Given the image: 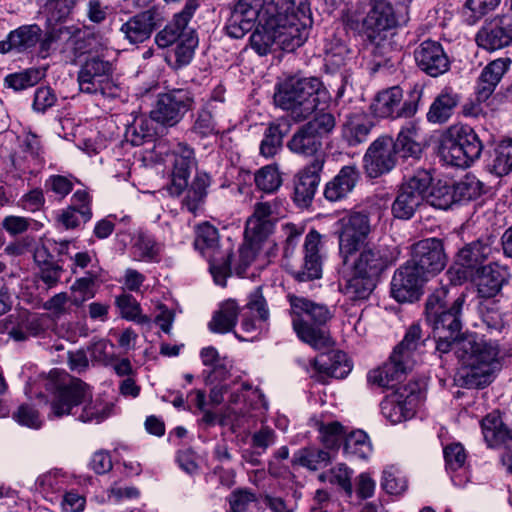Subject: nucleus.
<instances>
[{"label": "nucleus", "mask_w": 512, "mask_h": 512, "mask_svg": "<svg viewBox=\"0 0 512 512\" xmlns=\"http://www.w3.org/2000/svg\"><path fill=\"white\" fill-rule=\"evenodd\" d=\"M501 0H466L463 16L468 25L476 24L490 11L494 10Z\"/></svg>", "instance_id": "13d9d810"}, {"label": "nucleus", "mask_w": 512, "mask_h": 512, "mask_svg": "<svg viewBox=\"0 0 512 512\" xmlns=\"http://www.w3.org/2000/svg\"><path fill=\"white\" fill-rule=\"evenodd\" d=\"M455 353L462 364L470 369L467 374L479 378L478 385H486L498 365L499 346L496 342L486 341L475 334L463 336L457 343Z\"/></svg>", "instance_id": "0eeeda50"}, {"label": "nucleus", "mask_w": 512, "mask_h": 512, "mask_svg": "<svg viewBox=\"0 0 512 512\" xmlns=\"http://www.w3.org/2000/svg\"><path fill=\"white\" fill-rule=\"evenodd\" d=\"M382 415L392 424L412 419L416 413V395L413 390L406 394L395 392L380 404Z\"/></svg>", "instance_id": "a878e982"}, {"label": "nucleus", "mask_w": 512, "mask_h": 512, "mask_svg": "<svg viewBox=\"0 0 512 512\" xmlns=\"http://www.w3.org/2000/svg\"><path fill=\"white\" fill-rule=\"evenodd\" d=\"M336 118L330 112L317 113L312 119L300 125L286 143L287 149L303 158H322L326 162L323 150L324 139L334 131Z\"/></svg>", "instance_id": "6e6552de"}, {"label": "nucleus", "mask_w": 512, "mask_h": 512, "mask_svg": "<svg viewBox=\"0 0 512 512\" xmlns=\"http://www.w3.org/2000/svg\"><path fill=\"white\" fill-rule=\"evenodd\" d=\"M398 3L399 0H370L371 8L362 24L395 27L397 18L394 6Z\"/></svg>", "instance_id": "a19ab883"}, {"label": "nucleus", "mask_w": 512, "mask_h": 512, "mask_svg": "<svg viewBox=\"0 0 512 512\" xmlns=\"http://www.w3.org/2000/svg\"><path fill=\"white\" fill-rule=\"evenodd\" d=\"M219 235L218 230L209 223H203L196 229L194 246L203 255L209 257V270L214 282L222 287L226 286V279L231 275V256L227 251L221 257L217 256Z\"/></svg>", "instance_id": "9b49d317"}, {"label": "nucleus", "mask_w": 512, "mask_h": 512, "mask_svg": "<svg viewBox=\"0 0 512 512\" xmlns=\"http://www.w3.org/2000/svg\"><path fill=\"white\" fill-rule=\"evenodd\" d=\"M41 35L42 30L37 24L21 26L11 31L6 40L0 41V53L25 52L39 42Z\"/></svg>", "instance_id": "72a5a7b5"}, {"label": "nucleus", "mask_w": 512, "mask_h": 512, "mask_svg": "<svg viewBox=\"0 0 512 512\" xmlns=\"http://www.w3.org/2000/svg\"><path fill=\"white\" fill-rule=\"evenodd\" d=\"M68 34L69 27L66 26L52 27L51 29H49L45 33L44 37L42 39L40 38L38 42V55L43 59L47 58L50 55L53 44L62 40L66 43V35Z\"/></svg>", "instance_id": "69168bd1"}, {"label": "nucleus", "mask_w": 512, "mask_h": 512, "mask_svg": "<svg viewBox=\"0 0 512 512\" xmlns=\"http://www.w3.org/2000/svg\"><path fill=\"white\" fill-rule=\"evenodd\" d=\"M210 185V175L205 171H197L190 186L185 189L186 194L181 202L182 208L196 215L203 208Z\"/></svg>", "instance_id": "c9c22d12"}, {"label": "nucleus", "mask_w": 512, "mask_h": 512, "mask_svg": "<svg viewBox=\"0 0 512 512\" xmlns=\"http://www.w3.org/2000/svg\"><path fill=\"white\" fill-rule=\"evenodd\" d=\"M445 267L442 242L437 238L418 241V280H428Z\"/></svg>", "instance_id": "b1692460"}, {"label": "nucleus", "mask_w": 512, "mask_h": 512, "mask_svg": "<svg viewBox=\"0 0 512 512\" xmlns=\"http://www.w3.org/2000/svg\"><path fill=\"white\" fill-rule=\"evenodd\" d=\"M153 121L151 117H136L133 122L126 127L124 135L126 142L133 146H141L147 142L153 141L156 134Z\"/></svg>", "instance_id": "de8ad7c7"}, {"label": "nucleus", "mask_w": 512, "mask_h": 512, "mask_svg": "<svg viewBox=\"0 0 512 512\" xmlns=\"http://www.w3.org/2000/svg\"><path fill=\"white\" fill-rule=\"evenodd\" d=\"M482 151V141L467 125H452L439 137V158L446 166L468 168L480 158Z\"/></svg>", "instance_id": "39448f33"}, {"label": "nucleus", "mask_w": 512, "mask_h": 512, "mask_svg": "<svg viewBox=\"0 0 512 512\" xmlns=\"http://www.w3.org/2000/svg\"><path fill=\"white\" fill-rule=\"evenodd\" d=\"M12 418L20 425L31 429H40L43 421L39 412L28 404H22L12 414Z\"/></svg>", "instance_id": "338daca9"}, {"label": "nucleus", "mask_w": 512, "mask_h": 512, "mask_svg": "<svg viewBox=\"0 0 512 512\" xmlns=\"http://www.w3.org/2000/svg\"><path fill=\"white\" fill-rule=\"evenodd\" d=\"M397 259L395 248L387 245H367L359 252L352 268L359 274L378 280V277Z\"/></svg>", "instance_id": "dca6fc26"}, {"label": "nucleus", "mask_w": 512, "mask_h": 512, "mask_svg": "<svg viewBox=\"0 0 512 512\" xmlns=\"http://www.w3.org/2000/svg\"><path fill=\"white\" fill-rule=\"evenodd\" d=\"M416 324H411L404 338L392 350L388 360L371 370L368 382L383 388H393L404 381L416 364Z\"/></svg>", "instance_id": "423d86ee"}, {"label": "nucleus", "mask_w": 512, "mask_h": 512, "mask_svg": "<svg viewBox=\"0 0 512 512\" xmlns=\"http://www.w3.org/2000/svg\"><path fill=\"white\" fill-rule=\"evenodd\" d=\"M418 197L439 209H448L455 204L453 184L446 180L434 179L427 170H418Z\"/></svg>", "instance_id": "a211bd4d"}, {"label": "nucleus", "mask_w": 512, "mask_h": 512, "mask_svg": "<svg viewBox=\"0 0 512 512\" xmlns=\"http://www.w3.org/2000/svg\"><path fill=\"white\" fill-rule=\"evenodd\" d=\"M116 305L120 309L121 316L127 320L135 321L141 325H149L151 320L141 314L140 304L130 295L123 293L116 298Z\"/></svg>", "instance_id": "4d7b16f0"}, {"label": "nucleus", "mask_w": 512, "mask_h": 512, "mask_svg": "<svg viewBox=\"0 0 512 512\" xmlns=\"http://www.w3.org/2000/svg\"><path fill=\"white\" fill-rule=\"evenodd\" d=\"M376 282V279L353 270L342 291L351 301L365 300L376 287Z\"/></svg>", "instance_id": "09e8293b"}, {"label": "nucleus", "mask_w": 512, "mask_h": 512, "mask_svg": "<svg viewBox=\"0 0 512 512\" xmlns=\"http://www.w3.org/2000/svg\"><path fill=\"white\" fill-rule=\"evenodd\" d=\"M494 240L491 237L478 239L469 243L458 253L457 262L467 269H476L482 267L485 260L492 254V244Z\"/></svg>", "instance_id": "e433bc0d"}, {"label": "nucleus", "mask_w": 512, "mask_h": 512, "mask_svg": "<svg viewBox=\"0 0 512 512\" xmlns=\"http://www.w3.org/2000/svg\"><path fill=\"white\" fill-rule=\"evenodd\" d=\"M218 105L214 100H208L196 113L191 127L192 133L200 138H206L219 132L217 118L220 117Z\"/></svg>", "instance_id": "37998d69"}, {"label": "nucleus", "mask_w": 512, "mask_h": 512, "mask_svg": "<svg viewBox=\"0 0 512 512\" xmlns=\"http://www.w3.org/2000/svg\"><path fill=\"white\" fill-rule=\"evenodd\" d=\"M460 102V96L451 87H445L434 99L427 112V120L433 124L446 123Z\"/></svg>", "instance_id": "f704fd0d"}, {"label": "nucleus", "mask_w": 512, "mask_h": 512, "mask_svg": "<svg viewBox=\"0 0 512 512\" xmlns=\"http://www.w3.org/2000/svg\"><path fill=\"white\" fill-rule=\"evenodd\" d=\"M275 28L278 50L293 52L302 46L309 35L312 24L303 25L302 21L292 20L286 16H270V26Z\"/></svg>", "instance_id": "aec40b11"}, {"label": "nucleus", "mask_w": 512, "mask_h": 512, "mask_svg": "<svg viewBox=\"0 0 512 512\" xmlns=\"http://www.w3.org/2000/svg\"><path fill=\"white\" fill-rule=\"evenodd\" d=\"M418 67L431 77H439L450 69V60L442 45L426 40L421 44Z\"/></svg>", "instance_id": "c85d7f7f"}, {"label": "nucleus", "mask_w": 512, "mask_h": 512, "mask_svg": "<svg viewBox=\"0 0 512 512\" xmlns=\"http://www.w3.org/2000/svg\"><path fill=\"white\" fill-rule=\"evenodd\" d=\"M132 249L133 255L136 259L154 261L160 252L161 246L151 235L139 233Z\"/></svg>", "instance_id": "bf43d9fd"}, {"label": "nucleus", "mask_w": 512, "mask_h": 512, "mask_svg": "<svg viewBox=\"0 0 512 512\" xmlns=\"http://www.w3.org/2000/svg\"><path fill=\"white\" fill-rule=\"evenodd\" d=\"M290 130L291 123L287 117H280L270 122L265 128L260 142V155L265 158H272L278 154L282 149L284 137Z\"/></svg>", "instance_id": "473e14b6"}, {"label": "nucleus", "mask_w": 512, "mask_h": 512, "mask_svg": "<svg viewBox=\"0 0 512 512\" xmlns=\"http://www.w3.org/2000/svg\"><path fill=\"white\" fill-rule=\"evenodd\" d=\"M403 99V92L399 86H393L377 93L371 104L372 113L380 118L410 119L416 114V101H405L398 108Z\"/></svg>", "instance_id": "f3484780"}, {"label": "nucleus", "mask_w": 512, "mask_h": 512, "mask_svg": "<svg viewBox=\"0 0 512 512\" xmlns=\"http://www.w3.org/2000/svg\"><path fill=\"white\" fill-rule=\"evenodd\" d=\"M323 169L324 160L313 159L294 175L292 200L297 207L309 208L312 205Z\"/></svg>", "instance_id": "2eb2a0df"}, {"label": "nucleus", "mask_w": 512, "mask_h": 512, "mask_svg": "<svg viewBox=\"0 0 512 512\" xmlns=\"http://www.w3.org/2000/svg\"><path fill=\"white\" fill-rule=\"evenodd\" d=\"M272 7L273 15L302 21L303 25L313 23L309 0H276Z\"/></svg>", "instance_id": "49530a36"}, {"label": "nucleus", "mask_w": 512, "mask_h": 512, "mask_svg": "<svg viewBox=\"0 0 512 512\" xmlns=\"http://www.w3.org/2000/svg\"><path fill=\"white\" fill-rule=\"evenodd\" d=\"M320 440L326 450L336 454L341 444L344 443L347 435L345 428L338 421L327 424L322 423L319 427Z\"/></svg>", "instance_id": "6e6d98bb"}, {"label": "nucleus", "mask_w": 512, "mask_h": 512, "mask_svg": "<svg viewBox=\"0 0 512 512\" xmlns=\"http://www.w3.org/2000/svg\"><path fill=\"white\" fill-rule=\"evenodd\" d=\"M313 365L319 373V379L346 377L352 367L347 359V355L339 350H332L329 353L320 354L314 359Z\"/></svg>", "instance_id": "2f4dec72"}, {"label": "nucleus", "mask_w": 512, "mask_h": 512, "mask_svg": "<svg viewBox=\"0 0 512 512\" xmlns=\"http://www.w3.org/2000/svg\"><path fill=\"white\" fill-rule=\"evenodd\" d=\"M447 289L443 286L434 289L425 305V317L434 333L440 339H453L455 344L462 338V308L466 297L461 294L450 308L444 309Z\"/></svg>", "instance_id": "1a4fd4ad"}, {"label": "nucleus", "mask_w": 512, "mask_h": 512, "mask_svg": "<svg viewBox=\"0 0 512 512\" xmlns=\"http://www.w3.org/2000/svg\"><path fill=\"white\" fill-rule=\"evenodd\" d=\"M477 45L495 51L512 44V15L496 16L484 23L476 34Z\"/></svg>", "instance_id": "6ab92c4d"}, {"label": "nucleus", "mask_w": 512, "mask_h": 512, "mask_svg": "<svg viewBox=\"0 0 512 512\" xmlns=\"http://www.w3.org/2000/svg\"><path fill=\"white\" fill-rule=\"evenodd\" d=\"M330 93L317 77L291 76L278 83L274 103L286 111L292 121L308 120L322 105L330 101Z\"/></svg>", "instance_id": "f03ea898"}, {"label": "nucleus", "mask_w": 512, "mask_h": 512, "mask_svg": "<svg viewBox=\"0 0 512 512\" xmlns=\"http://www.w3.org/2000/svg\"><path fill=\"white\" fill-rule=\"evenodd\" d=\"M477 291L481 298H493L508 282L509 272L506 267L497 263L482 266L478 271Z\"/></svg>", "instance_id": "7c9ffc66"}, {"label": "nucleus", "mask_w": 512, "mask_h": 512, "mask_svg": "<svg viewBox=\"0 0 512 512\" xmlns=\"http://www.w3.org/2000/svg\"><path fill=\"white\" fill-rule=\"evenodd\" d=\"M42 75L38 69H27L23 72L9 74L5 77V83L15 91L27 89L37 84Z\"/></svg>", "instance_id": "e2e57ef3"}, {"label": "nucleus", "mask_w": 512, "mask_h": 512, "mask_svg": "<svg viewBox=\"0 0 512 512\" xmlns=\"http://www.w3.org/2000/svg\"><path fill=\"white\" fill-rule=\"evenodd\" d=\"M394 139L381 135L366 150L363 157L365 173L369 178H378L393 170L397 163Z\"/></svg>", "instance_id": "4468645a"}, {"label": "nucleus", "mask_w": 512, "mask_h": 512, "mask_svg": "<svg viewBox=\"0 0 512 512\" xmlns=\"http://www.w3.org/2000/svg\"><path fill=\"white\" fill-rule=\"evenodd\" d=\"M112 76V63L99 56H92L81 66L77 80L80 90L84 93L113 97L118 88L113 83Z\"/></svg>", "instance_id": "f8f14e48"}, {"label": "nucleus", "mask_w": 512, "mask_h": 512, "mask_svg": "<svg viewBox=\"0 0 512 512\" xmlns=\"http://www.w3.org/2000/svg\"><path fill=\"white\" fill-rule=\"evenodd\" d=\"M171 182L168 191L173 196L181 195L188 187L190 175L197 165L194 149L179 143L173 151Z\"/></svg>", "instance_id": "4be33fe9"}, {"label": "nucleus", "mask_w": 512, "mask_h": 512, "mask_svg": "<svg viewBox=\"0 0 512 512\" xmlns=\"http://www.w3.org/2000/svg\"><path fill=\"white\" fill-rule=\"evenodd\" d=\"M201 0H186L184 7L175 13L172 19L155 35V43L161 48L175 45V63L177 67L188 65L198 46V36L191 24Z\"/></svg>", "instance_id": "20e7f679"}, {"label": "nucleus", "mask_w": 512, "mask_h": 512, "mask_svg": "<svg viewBox=\"0 0 512 512\" xmlns=\"http://www.w3.org/2000/svg\"><path fill=\"white\" fill-rule=\"evenodd\" d=\"M393 28L362 24V33L366 38L367 48L373 56L374 70L388 65L391 61L392 53L396 48V43L393 40Z\"/></svg>", "instance_id": "412c9836"}, {"label": "nucleus", "mask_w": 512, "mask_h": 512, "mask_svg": "<svg viewBox=\"0 0 512 512\" xmlns=\"http://www.w3.org/2000/svg\"><path fill=\"white\" fill-rule=\"evenodd\" d=\"M334 457L325 448L308 446L294 453L292 462L310 471H317L330 465Z\"/></svg>", "instance_id": "58836bf2"}, {"label": "nucleus", "mask_w": 512, "mask_h": 512, "mask_svg": "<svg viewBox=\"0 0 512 512\" xmlns=\"http://www.w3.org/2000/svg\"><path fill=\"white\" fill-rule=\"evenodd\" d=\"M343 452L348 457L366 459L372 452L368 435L363 430H355L346 435Z\"/></svg>", "instance_id": "5fc2aeb1"}, {"label": "nucleus", "mask_w": 512, "mask_h": 512, "mask_svg": "<svg viewBox=\"0 0 512 512\" xmlns=\"http://www.w3.org/2000/svg\"><path fill=\"white\" fill-rule=\"evenodd\" d=\"M255 18L253 14L234 5L225 25L227 35L235 39L244 37L254 27Z\"/></svg>", "instance_id": "3c124183"}, {"label": "nucleus", "mask_w": 512, "mask_h": 512, "mask_svg": "<svg viewBox=\"0 0 512 512\" xmlns=\"http://www.w3.org/2000/svg\"><path fill=\"white\" fill-rule=\"evenodd\" d=\"M321 236L312 230L304 242L303 263L297 269L291 270V275L298 282H307L320 279L322 276V257L320 255Z\"/></svg>", "instance_id": "5701e85b"}, {"label": "nucleus", "mask_w": 512, "mask_h": 512, "mask_svg": "<svg viewBox=\"0 0 512 512\" xmlns=\"http://www.w3.org/2000/svg\"><path fill=\"white\" fill-rule=\"evenodd\" d=\"M512 58L504 56L490 61L481 71L475 94L479 101H487L504 75L510 70Z\"/></svg>", "instance_id": "393cba45"}, {"label": "nucleus", "mask_w": 512, "mask_h": 512, "mask_svg": "<svg viewBox=\"0 0 512 512\" xmlns=\"http://www.w3.org/2000/svg\"><path fill=\"white\" fill-rule=\"evenodd\" d=\"M274 222L271 220L259 221L254 219H247L245 226V238L251 246H258L265 241L273 232Z\"/></svg>", "instance_id": "052dcab7"}, {"label": "nucleus", "mask_w": 512, "mask_h": 512, "mask_svg": "<svg viewBox=\"0 0 512 512\" xmlns=\"http://www.w3.org/2000/svg\"><path fill=\"white\" fill-rule=\"evenodd\" d=\"M493 166L499 175H506L512 171V139L501 142Z\"/></svg>", "instance_id": "774afa93"}, {"label": "nucleus", "mask_w": 512, "mask_h": 512, "mask_svg": "<svg viewBox=\"0 0 512 512\" xmlns=\"http://www.w3.org/2000/svg\"><path fill=\"white\" fill-rule=\"evenodd\" d=\"M394 149L402 158L413 157L416 153V120L408 119L394 140Z\"/></svg>", "instance_id": "864d4df0"}, {"label": "nucleus", "mask_w": 512, "mask_h": 512, "mask_svg": "<svg viewBox=\"0 0 512 512\" xmlns=\"http://www.w3.org/2000/svg\"><path fill=\"white\" fill-rule=\"evenodd\" d=\"M250 45L260 56H264L278 50L275 28L273 25L270 26V17L264 25L256 28V30L251 34Z\"/></svg>", "instance_id": "603ef678"}, {"label": "nucleus", "mask_w": 512, "mask_h": 512, "mask_svg": "<svg viewBox=\"0 0 512 512\" xmlns=\"http://www.w3.org/2000/svg\"><path fill=\"white\" fill-rule=\"evenodd\" d=\"M194 105L193 94L186 89H172L158 95L150 111L154 122L165 127L177 125Z\"/></svg>", "instance_id": "ddd939ff"}, {"label": "nucleus", "mask_w": 512, "mask_h": 512, "mask_svg": "<svg viewBox=\"0 0 512 512\" xmlns=\"http://www.w3.org/2000/svg\"><path fill=\"white\" fill-rule=\"evenodd\" d=\"M416 176L410 177L409 181L403 183L399 193L392 204V214L401 220L411 219L416 209Z\"/></svg>", "instance_id": "ea45409f"}, {"label": "nucleus", "mask_w": 512, "mask_h": 512, "mask_svg": "<svg viewBox=\"0 0 512 512\" xmlns=\"http://www.w3.org/2000/svg\"><path fill=\"white\" fill-rule=\"evenodd\" d=\"M391 295L399 303H412L416 299V259L413 256L395 271Z\"/></svg>", "instance_id": "cd10ccee"}, {"label": "nucleus", "mask_w": 512, "mask_h": 512, "mask_svg": "<svg viewBox=\"0 0 512 512\" xmlns=\"http://www.w3.org/2000/svg\"><path fill=\"white\" fill-rule=\"evenodd\" d=\"M158 15L153 9L139 12L122 24L120 32L130 44L143 43L158 27Z\"/></svg>", "instance_id": "bb28decb"}, {"label": "nucleus", "mask_w": 512, "mask_h": 512, "mask_svg": "<svg viewBox=\"0 0 512 512\" xmlns=\"http://www.w3.org/2000/svg\"><path fill=\"white\" fill-rule=\"evenodd\" d=\"M329 482L338 485L347 497L353 495L352 476L353 470L343 463L337 464L329 470Z\"/></svg>", "instance_id": "0e129e2a"}, {"label": "nucleus", "mask_w": 512, "mask_h": 512, "mask_svg": "<svg viewBox=\"0 0 512 512\" xmlns=\"http://www.w3.org/2000/svg\"><path fill=\"white\" fill-rule=\"evenodd\" d=\"M482 433L489 446L512 440V429L505 425L498 411L486 415L481 421Z\"/></svg>", "instance_id": "79ce46f5"}, {"label": "nucleus", "mask_w": 512, "mask_h": 512, "mask_svg": "<svg viewBox=\"0 0 512 512\" xmlns=\"http://www.w3.org/2000/svg\"><path fill=\"white\" fill-rule=\"evenodd\" d=\"M255 183L262 191L272 193L282 184L281 174L276 167L265 166L255 174Z\"/></svg>", "instance_id": "680f3d73"}, {"label": "nucleus", "mask_w": 512, "mask_h": 512, "mask_svg": "<svg viewBox=\"0 0 512 512\" xmlns=\"http://www.w3.org/2000/svg\"><path fill=\"white\" fill-rule=\"evenodd\" d=\"M359 179L360 173L355 166H343L339 172L325 184L323 191L324 198L332 203L342 201L354 190Z\"/></svg>", "instance_id": "c756f323"}, {"label": "nucleus", "mask_w": 512, "mask_h": 512, "mask_svg": "<svg viewBox=\"0 0 512 512\" xmlns=\"http://www.w3.org/2000/svg\"><path fill=\"white\" fill-rule=\"evenodd\" d=\"M38 385L52 394L47 415L50 420L77 415L80 422L100 423L111 414L112 404L93 401L89 385L65 371H50L39 378Z\"/></svg>", "instance_id": "f257e3e1"}, {"label": "nucleus", "mask_w": 512, "mask_h": 512, "mask_svg": "<svg viewBox=\"0 0 512 512\" xmlns=\"http://www.w3.org/2000/svg\"><path fill=\"white\" fill-rule=\"evenodd\" d=\"M239 315V306L235 300L228 299L221 303L219 309L213 314L208 326L214 333H228L236 326Z\"/></svg>", "instance_id": "a18cd8bd"}, {"label": "nucleus", "mask_w": 512, "mask_h": 512, "mask_svg": "<svg viewBox=\"0 0 512 512\" xmlns=\"http://www.w3.org/2000/svg\"><path fill=\"white\" fill-rule=\"evenodd\" d=\"M484 183L474 174H466L460 181L453 183V198L456 203H467L478 199L484 193Z\"/></svg>", "instance_id": "8fccbe9b"}, {"label": "nucleus", "mask_w": 512, "mask_h": 512, "mask_svg": "<svg viewBox=\"0 0 512 512\" xmlns=\"http://www.w3.org/2000/svg\"><path fill=\"white\" fill-rule=\"evenodd\" d=\"M374 124L364 114H351L343 125L342 135L349 146L365 142Z\"/></svg>", "instance_id": "c03bdc74"}, {"label": "nucleus", "mask_w": 512, "mask_h": 512, "mask_svg": "<svg viewBox=\"0 0 512 512\" xmlns=\"http://www.w3.org/2000/svg\"><path fill=\"white\" fill-rule=\"evenodd\" d=\"M338 225L339 254L347 265L349 257L360 250L371 233L370 212L366 208H355L339 219Z\"/></svg>", "instance_id": "9d476101"}, {"label": "nucleus", "mask_w": 512, "mask_h": 512, "mask_svg": "<svg viewBox=\"0 0 512 512\" xmlns=\"http://www.w3.org/2000/svg\"><path fill=\"white\" fill-rule=\"evenodd\" d=\"M291 308L292 325L299 339L315 349L329 348L333 345L326 323L333 312L324 304L315 303L305 297L288 294Z\"/></svg>", "instance_id": "7ed1b4c3"}, {"label": "nucleus", "mask_w": 512, "mask_h": 512, "mask_svg": "<svg viewBox=\"0 0 512 512\" xmlns=\"http://www.w3.org/2000/svg\"><path fill=\"white\" fill-rule=\"evenodd\" d=\"M98 45L100 43L97 35L69 27L63 52H68L71 59H76L84 54L97 52Z\"/></svg>", "instance_id": "4c0bfd02"}]
</instances>
